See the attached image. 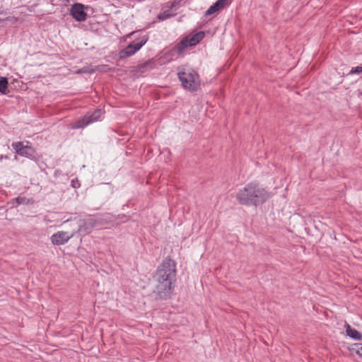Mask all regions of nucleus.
I'll return each mask as SVG.
<instances>
[{
    "instance_id": "obj_5",
    "label": "nucleus",
    "mask_w": 362,
    "mask_h": 362,
    "mask_svg": "<svg viewBox=\"0 0 362 362\" xmlns=\"http://www.w3.org/2000/svg\"><path fill=\"white\" fill-rule=\"evenodd\" d=\"M100 109H96L93 112H88L83 117L77 119L73 125L74 129L84 128L87 125L97 121L101 116Z\"/></svg>"
},
{
    "instance_id": "obj_16",
    "label": "nucleus",
    "mask_w": 362,
    "mask_h": 362,
    "mask_svg": "<svg viewBox=\"0 0 362 362\" xmlns=\"http://www.w3.org/2000/svg\"><path fill=\"white\" fill-rule=\"evenodd\" d=\"M175 14L173 13L170 8V9H168V10H165L163 12H161L158 14V18L160 20V21H165L168 18H170L173 16H174Z\"/></svg>"
},
{
    "instance_id": "obj_18",
    "label": "nucleus",
    "mask_w": 362,
    "mask_h": 362,
    "mask_svg": "<svg viewBox=\"0 0 362 362\" xmlns=\"http://www.w3.org/2000/svg\"><path fill=\"white\" fill-rule=\"evenodd\" d=\"M95 70L100 71V72H109V71H114L115 69L110 67L109 65L102 64V65L98 66L96 67V69H95Z\"/></svg>"
},
{
    "instance_id": "obj_1",
    "label": "nucleus",
    "mask_w": 362,
    "mask_h": 362,
    "mask_svg": "<svg viewBox=\"0 0 362 362\" xmlns=\"http://www.w3.org/2000/svg\"><path fill=\"white\" fill-rule=\"evenodd\" d=\"M176 263L170 256L166 257L158 267L153 276L155 282L153 294L156 298L166 300L173 291V281L176 276Z\"/></svg>"
},
{
    "instance_id": "obj_21",
    "label": "nucleus",
    "mask_w": 362,
    "mask_h": 362,
    "mask_svg": "<svg viewBox=\"0 0 362 362\" xmlns=\"http://www.w3.org/2000/svg\"><path fill=\"white\" fill-rule=\"evenodd\" d=\"M231 0H217L216 2L223 9L226 5L229 4Z\"/></svg>"
},
{
    "instance_id": "obj_17",
    "label": "nucleus",
    "mask_w": 362,
    "mask_h": 362,
    "mask_svg": "<svg viewBox=\"0 0 362 362\" xmlns=\"http://www.w3.org/2000/svg\"><path fill=\"white\" fill-rule=\"evenodd\" d=\"M222 9L218 4L215 2L213 5H211L205 12V16H210L218 11Z\"/></svg>"
},
{
    "instance_id": "obj_20",
    "label": "nucleus",
    "mask_w": 362,
    "mask_h": 362,
    "mask_svg": "<svg viewBox=\"0 0 362 362\" xmlns=\"http://www.w3.org/2000/svg\"><path fill=\"white\" fill-rule=\"evenodd\" d=\"M362 73V66L352 67L349 74H360Z\"/></svg>"
},
{
    "instance_id": "obj_19",
    "label": "nucleus",
    "mask_w": 362,
    "mask_h": 362,
    "mask_svg": "<svg viewBox=\"0 0 362 362\" xmlns=\"http://www.w3.org/2000/svg\"><path fill=\"white\" fill-rule=\"evenodd\" d=\"M16 202L19 204H28L30 203V199H27L24 197H18L15 199Z\"/></svg>"
},
{
    "instance_id": "obj_10",
    "label": "nucleus",
    "mask_w": 362,
    "mask_h": 362,
    "mask_svg": "<svg viewBox=\"0 0 362 362\" xmlns=\"http://www.w3.org/2000/svg\"><path fill=\"white\" fill-rule=\"evenodd\" d=\"M205 37V33L204 31H199L191 36H188V42L189 46H195L199 44Z\"/></svg>"
},
{
    "instance_id": "obj_2",
    "label": "nucleus",
    "mask_w": 362,
    "mask_h": 362,
    "mask_svg": "<svg viewBox=\"0 0 362 362\" xmlns=\"http://www.w3.org/2000/svg\"><path fill=\"white\" fill-rule=\"evenodd\" d=\"M269 197L267 190L256 182L247 184L238 192L235 196L240 204L255 206L262 204Z\"/></svg>"
},
{
    "instance_id": "obj_12",
    "label": "nucleus",
    "mask_w": 362,
    "mask_h": 362,
    "mask_svg": "<svg viewBox=\"0 0 362 362\" xmlns=\"http://www.w3.org/2000/svg\"><path fill=\"white\" fill-rule=\"evenodd\" d=\"M137 51L131 45V44L128 45L124 49L120 50L119 52L118 56L119 59H124L127 57H129L134 54Z\"/></svg>"
},
{
    "instance_id": "obj_22",
    "label": "nucleus",
    "mask_w": 362,
    "mask_h": 362,
    "mask_svg": "<svg viewBox=\"0 0 362 362\" xmlns=\"http://www.w3.org/2000/svg\"><path fill=\"white\" fill-rule=\"evenodd\" d=\"M95 71V69H90L89 70L87 67H83L82 69H79L77 72L78 73H83V74H92Z\"/></svg>"
},
{
    "instance_id": "obj_24",
    "label": "nucleus",
    "mask_w": 362,
    "mask_h": 362,
    "mask_svg": "<svg viewBox=\"0 0 362 362\" xmlns=\"http://www.w3.org/2000/svg\"><path fill=\"white\" fill-rule=\"evenodd\" d=\"M182 0H174L173 1L170 2V5L169 6L170 8H173L177 6Z\"/></svg>"
},
{
    "instance_id": "obj_27",
    "label": "nucleus",
    "mask_w": 362,
    "mask_h": 362,
    "mask_svg": "<svg viewBox=\"0 0 362 362\" xmlns=\"http://www.w3.org/2000/svg\"><path fill=\"white\" fill-rule=\"evenodd\" d=\"M2 21V20H1V19H0V21Z\"/></svg>"
},
{
    "instance_id": "obj_15",
    "label": "nucleus",
    "mask_w": 362,
    "mask_h": 362,
    "mask_svg": "<svg viewBox=\"0 0 362 362\" xmlns=\"http://www.w3.org/2000/svg\"><path fill=\"white\" fill-rule=\"evenodd\" d=\"M8 85V78L6 77H0V93L1 94H6Z\"/></svg>"
},
{
    "instance_id": "obj_23",
    "label": "nucleus",
    "mask_w": 362,
    "mask_h": 362,
    "mask_svg": "<svg viewBox=\"0 0 362 362\" xmlns=\"http://www.w3.org/2000/svg\"><path fill=\"white\" fill-rule=\"evenodd\" d=\"M80 186H81V184L77 179L71 180V187H72L78 188V187H80Z\"/></svg>"
},
{
    "instance_id": "obj_4",
    "label": "nucleus",
    "mask_w": 362,
    "mask_h": 362,
    "mask_svg": "<svg viewBox=\"0 0 362 362\" xmlns=\"http://www.w3.org/2000/svg\"><path fill=\"white\" fill-rule=\"evenodd\" d=\"M12 146L16 153L21 156H25L35 162L40 160V156L37 153L34 148L30 146H24L23 142L18 141L13 143Z\"/></svg>"
},
{
    "instance_id": "obj_14",
    "label": "nucleus",
    "mask_w": 362,
    "mask_h": 362,
    "mask_svg": "<svg viewBox=\"0 0 362 362\" xmlns=\"http://www.w3.org/2000/svg\"><path fill=\"white\" fill-rule=\"evenodd\" d=\"M150 66H151V62H146L145 63L138 64L135 67L134 70L137 73L143 74V73H145L146 71H147L149 69Z\"/></svg>"
},
{
    "instance_id": "obj_7",
    "label": "nucleus",
    "mask_w": 362,
    "mask_h": 362,
    "mask_svg": "<svg viewBox=\"0 0 362 362\" xmlns=\"http://www.w3.org/2000/svg\"><path fill=\"white\" fill-rule=\"evenodd\" d=\"M73 236V233L69 235L66 231H58L50 237V240L54 245H62L66 243Z\"/></svg>"
},
{
    "instance_id": "obj_8",
    "label": "nucleus",
    "mask_w": 362,
    "mask_h": 362,
    "mask_svg": "<svg viewBox=\"0 0 362 362\" xmlns=\"http://www.w3.org/2000/svg\"><path fill=\"white\" fill-rule=\"evenodd\" d=\"M94 226H95V221L93 219L80 221L78 233H79L83 235L88 234L90 232L91 229Z\"/></svg>"
},
{
    "instance_id": "obj_25",
    "label": "nucleus",
    "mask_w": 362,
    "mask_h": 362,
    "mask_svg": "<svg viewBox=\"0 0 362 362\" xmlns=\"http://www.w3.org/2000/svg\"><path fill=\"white\" fill-rule=\"evenodd\" d=\"M357 354L362 357V344L358 347Z\"/></svg>"
},
{
    "instance_id": "obj_13",
    "label": "nucleus",
    "mask_w": 362,
    "mask_h": 362,
    "mask_svg": "<svg viewBox=\"0 0 362 362\" xmlns=\"http://www.w3.org/2000/svg\"><path fill=\"white\" fill-rule=\"evenodd\" d=\"M148 35H144L139 37L136 38L131 44L136 49V51H139L148 41Z\"/></svg>"
},
{
    "instance_id": "obj_3",
    "label": "nucleus",
    "mask_w": 362,
    "mask_h": 362,
    "mask_svg": "<svg viewBox=\"0 0 362 362\" xmlns=\"http://www.w3.org/2000/svg\"><path fill=\"white\" fill-rule=\"evenodd\" d=\"M178 78L182 87L190 91H197L200 86L199 77L194 70H184L178 72Z\"/></svg>"
},
{
    "instance_id": "obj_6",
    "label": "nucleus",
    "mask_w": 362,
    "mask_h": 362,
    "mask_svg": "<svg viewBox=\"0 0 362 362\" xmlns=\"http://www.w3.org/2000/svg\"><path fill=\"white\" fill-rule=\"evenodd\" d=\"M85 6L80 3L74 4L70 10V13L73 18L76 21H85L87 18V13L85 12Z\"/></svg>"
},
{
    "instance_id": "obj_9",
    "label": "nucleus",
    "mask_w": 362,
    "mask_h": 362,
    "mask_svg": "<svg viewBox=\"0 0 362 362\" xmlns=\"http://www.w3.org/2000/svg\"><path fill=\"white\" fill-rule=\"evenodd\" d=\"M188 47L190 46L189 43L188 42V36H186L183 37L180 42L175 45L172 50L176 52L177 54H181Z\"/></svg>"
},
{
    "instance_id": "obj_11",
    "label": "nucleus",
    "mask_w": 362,
    "mask_h": 362,
    "mask_svg": "<svg viewBox=\"0 0 362 362\" xmlns=\"http://www.w3.org/2000/svg\"><path fill=\"white\" fill-rule=\"evenodd\" d=\"M346 335L350 338L355 340H362V334L354 328H352L350 325L346 323L345 325Z\"/></svg>"
},
{
    "instance_id": "obj_26",
    "label": "nucleus",
    "mask_w": 362,
    "mask_h": 362,
    "mask_svg": "<svg viewBox=\"0 0 362 362\" xmlns=\"http://www.w3.org/2000/svg\"><path fill=\"white\" fill-rule=\"evenodd\" d=\"M136 33V32H132L131 33H129L127 37H131L132 35H134Z\"/></svg>"
}]
</instances>
